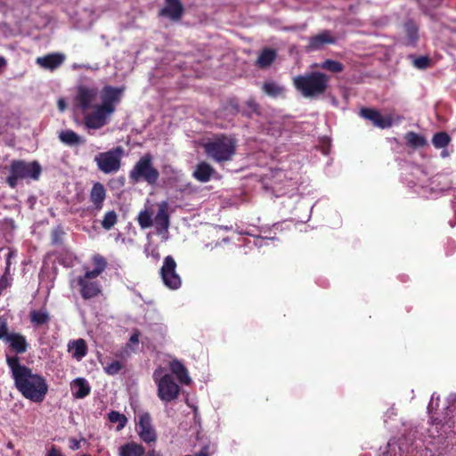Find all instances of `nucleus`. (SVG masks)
Instances as JSON below:
<instances>
[{
    "label": "nucleus",
    "instance_id": "15",
    "mask_svg": "<svg viewBox=\"0 0 456 456\" xmlns=\"http://www.w3.org/2000/svg\"><path fill=\"white\" fill-rule=\"evenodd\" d=\"M184 14V6L181 0H165V6L159 12L161 17H167L172 21H178Z\"/></svg>",
    "mask_w": 456,
    "mask_h": 456
},
{
    "label": "nucleus",
    "instance_id": "36",
    "mask_svg": "<svg viewBox=\"0 0 456 456\" xmlns=\"http://www.w3.org/2000/svg\"><path fill=\"white\" fill-rule=\"evenodd\" d=\"M117 223L118 214L115 210H110L105 213L103 219L102 220V227L106 231H110Z\"/></svg>",
    "mask_w": 456,
    "mask_h": 456
},
{
    "label": "nucleus",
    "instance_id": "47",
    "mask_svg": "<svg viewBox=\"0 0 456 456\" xmlns=\"http://www.w3.org/2000/svg\"><path fill=\"white\" fill-rule=\"evenodd\" d=\"M147 456H161V455L158 452H156L155 450H150L147 452Z\"/></svg>",
    "mask_w": 456,
    "mask_h": 456
},
{
    "label": "nucleus",
    "instance_id": "4",
    "mask_svg": "<svg viewBox=\"0 0 456 456\" xmlns=\"http://www.w3.org/2000/svg\"><path fill=\"white\" fill-rule=\"evenodd\" d=\"M41 173L42 167L37 160L26 162L21 159H14L9 166V175L6 177L5 182L11 188L14 189L19 180H38Z\"/></svg>",
    "mask_w": 456,
    "mask_h": 456
},
{
    "label": "nucleus",
    "instance_id": "40",
    "mask_svg": "<svg viewBox=\"0 0 456 456\" xmlns=\"http://www.w3.org/2000/svg\"><path fill=\"white\" fill-rule=\"evenodd\" d=\"M122 368L123 365L119 361H112L104 367V370L109 375H116L122 370Z\"/></svg>",
    "mask_w": 456,
    "mask_h": 456
},
{
    "label": "nucleus",
    "instance_id": "34",
    "mask_svg": "<svg viewBox=\"0 0 456 456\" xmlns=\"http://www.w3.org/2000/svg\"><path fill=\"white\" fill-rule=\"evenodd\" d=\"M452 138L447 132L436 133L432 138V144L436 149H445L451 142Z\"/></svg>",
    "mask_w": 456,
    "mask_h": 456
},
{
    "label": "nucleus",
    "instance_id": "7",
    "mask_svg": "<svg viewBox=\"0 0 456 456\" xmlns=\"http://www.w3.org/2000/svg\"><path fill=\"white\" fill-rule=\"evenodd\" d=\"M176 262L172 256H167L160 268L163 283L169 289H178L182 286V279L176 272Z\"/></svg>",
    "mask_w": 456,
    "mask_h": 456
},
{
    "label": "nucleus",
    "instance_id": "46",
    "mask_svg": "<svg viewBox=\"0 0 456 456\" xmlns=\"http://www.w3.org/2000/svg\"><path fill=\"white\" fill-rule=\"evenodd\" d=\"M58 108L61 111H63L66 109V102L63 99H60L58 101Z\"/></svg>",
    "mask_w": 456,
    "mask_h": 456
},
{
    "label": "nucleus",
    "instance_id": "51",
    "mask_svg": "<svg viewBox=\"0 0 456 456\" xmlns=\"http://www.w3.org/2000/svg\"><path fill=\"white\" fill-rule=\"evenodd\" d=\"M156 376H157V371H155V372H154V375H153L154 379H157V378H156Z\"/></svg>",
    "mask_w": 456,
    "mask_h": 456
},
{
    "label": "nucleus",
    "instance_id": "37",
    "mask_svg": "<svg viewBox=\"0 0 456 456\" xmlns=\"http://www.w3.org/2000/svg\"><path fill=\"white\" fill-rule=\"evenodd\" d=\"M137 222L142 229L151 227L153 224L152 213L148 209L142 210L137 216Z\"/></svg>",
    "mask_w": 456,
    "mask_h": 456
},
{
    "label": "nucleus",
    "instance_id": "27",
    "mask_svg": "<svg viewBox=\"0 0 456 456\" xmlns=\"http://www.w3.org/2000/svg\"><path fill=\"white\" fill-rule=\"evenodd\" d=\"M93 265H94V268L90 271H86V277H98L101 275L104 270L107 267V261L105 257L102 256L97 254L94 255L92 258Z\"/></svg>",
    "mask_w": 456,
    "mask_h": 456
},
{
    "label": "nucleus",
    "instance_id": "28",
    "mask_svg": "<svg viewBox=\"0 0 456 456\" xmlns=\"http://www.w3.org/2000/svg\"><path fill=\"white\" fill-rule=\"evenodd\" d=\"M29 320L35 327H39L47 324L51 317L46 309L31 310L29 312Z\"/></svg>",
    "mask_w": 456,
    "mask_h": 456
},
{
    "label": "nucleus",
    "instance_id": "8",
    "mask_svg": "<svg viewBox=\"0 0 456 456\" xmlns=\"http://www.w3.org/2000/svg\"><path fill=\"white\" fill-rule=\"evenodd\" d=\"M157 383L158 396L161 401L169 403L178 397L180 387L175 382L172 375L165 374L158 380Z\"/></svg>",
    "mask_w": 456,
    "mask_h": 456
},
{
    "label": "nucleus",
    "instance_id": "38",
    "mask_svg": "<svg viewBox=\"0 0 456 456\" xmlns=\"http://www.w3.org/2000/svg\"><path fill=\"white\" fill-rule=\"evenodd\" d=\"M108 418H109L110 422L118 424V430L122 429L127 422L126 417L124 414L119 413L118 411H111L108 414Z\"/></svg>",
    "mask_w": 456,
    "mask_h": 456
},
{
    "label": "nucleus",
    "instance_id": "5",
    "mask_svg": "<svg viewBox=\"0 0 456 456\" xmlns=\"http://www.w3.org/2000/svg\"><path fill=\"white\" fill-rule=\"evenodd\" d=\"M159 177V172L153 167L152 156L144 154L135 163L129 172V179L134 183L144 181L150 185L155 184Z\"/></svg>",
    "mask_w": 456,
    "mask_h": 456
},
{
    "label": "nucleus",
    "instance_id": "13",
    "mask_svg": "<svg viewBox=\"0 0 456 456\" xmlns=\"http://www.w3.org/2000/svg\"><path fill=\"white\" fill-rule=\"evenodd\" d=\"M98 91L94 87L80 86L77 88V93L75 98L77 106L83 112H86L91 108L92 102L95 100Z\"/></svg>",
    "mask_w": 456,
    "mask_h": 456
},
{
    "label": "nucleus",
    "instance_id": "14",
    "mask_svg": "<svg viewBox=\"0 0 456 456\" xmlns=\"http://www.w3.org/2000/svg\"><path fill=\"white\" fill-rule=\"evenodd\" d=\"M137 425L139 428V436L143 442L150 444L157 440V435L152 428L150 413L144 412L139 415Z\"/></svg>",
    "mask_w": 456,
    "mask_h": 456
},
{
    "label": "nucleus",
    "instance_id": "9",
    "mask_svg": "<svg viewBox=\"0 0 456 456\" xmlns=\"http://www.w3.org/2000/svg\"><path fill=\"white\" fill-rule=\"evenodd\" d=\"M111 115L112 113L97 104L93 111L85 115L84 125L89 130L101 129L108 124Z\"/></svg>",
    "mask_w": 456,
    "mask_h": 456
},
{
    "label": "nucleus",
    "instance_id": "32",
    "mask_svg": "<svg viewBox=\"0 0 456 456\" xmlns=\"http://www.w3.org/2000/svg\"><path fill=\"white\" fill-rule=\"evenodd\" d=\"M276 55L275 50L265 48L259 54L256 63L260 68L269 67L274 61Z\"/></svg>",
    "mask_w": 456,
    "mask_h": 456
},
{
    "label": "nucleus",
    "instance_id": "49",
    "mask_svg": "<svg viewBox=\"0 0 456 456\" xmlns=\"http://www.w3.org/2000/svg\"><path fill=\"white\" fill-rule=\"evenodd\" d=\"M72 449H78L79 448V442L77 440H74V445L71 446Z\"/></svg>",
    "mask_w": 456,
    "mask_h": 456
},
{
    "label": "nucleus",
    "instance_id": "29",
    "mask_svg": "<svg viewBox=\"0 0 456 456\" xmlns=\"http://www.w3.org/2000/svg\"><path fill=\"white\" fill-rule=\"evenodd\" d=\"M404 31L406 34L407 45H414L419 39V28L412 20H409L404 23Z\"/></svg>",
    "mask_w": 456,
    "mask_h": 456
},
{
    "label": "nucleus",
    "instance_id": "10",
    "mask_svg": "<svg viewBox=\"0 0 456 456\" xmlns=\"http://www.w3.org/2000/svg\"><path fill=\"white\" fill-rule=\"evenodd\" d=\"M123 91V87L105 86L102 90V103L99 105L113 114L116 110V104L121 101Z\"/></svg>",
    "mask_w": 456,
    "mask_h": 456
},
{
    "label": "nucleus",
    "instance_id": "43",
    "mask_svg": "<svg viewBox=\"0 0 456 456\" xmlns=\"http://www.w3.org/2000/svg\"><path fill=\"white\" fill-rule=\"evenodd\" d=\"M209 446L204 445L199 452H196L191 456H209Z\"/></svg>",
    "mask_w": 456,
    "mask_h": 456
},
{
    "label": "nucleus",
    "instance_id": "41",
    "mask_svg": "<svg viewBox=\"0 0 456 456\" xmlns=\"http://www.w3.org/2000/svg\"><path fill=\"white\" fill-rule=\"evenodd\" d=\"M413 63L416 68L424 69L429 66L430 59L428 56H420L416 58Z\"/></svg>",
    "mask_w": 456,
    "mask_h": 456
},
{
    "label": "nucleus",
    "instance_id": "24",
    "mask_svg": "<svg viewBox=\"0 0 456 456\" xmlns=\"http://www.w3.org/2000/svg\"><path fill=\"white\" fill-rule=\"evenodd\" d=\"M58 137L62 143L69 146H76L85 142V140L71 129L61 130Z\"/></svg>",
    "mask_w": 456,
    "mask_h": 456
},
{
    "label": "nucleus",
    "instance_id": "50",
    "mask_svg": "<svg viewBox=\"0 0 456 456\" xmlns=\"http://www.w3.org/2000/svg\"><path fill=\"white\" fill-rule=\"evenodd\" d=\"M4 58L0 57V68L4 65Z\"/></svg>",
    "mask_w": 456,
    "mask_h": 456
},
{
    "label": "nucleus",
    "instance_id": "12",
    "mask_svg": "<svg viewBox=\"0 0 456 456\" xmlns=\"http://www.w3.org/2000/svg\"><path fill=\"white\" fill-rule=\"evenodd\" d=\"M96 277H86V273L77 278V284L80 287L81 297L87 300L99 296L102 292L101 285L98 281H93Z\"/></svg>",
    "mask_w": 456,
    "mask_h": 456
},
{
    "label": "nucleus",
    "instance_id": "39",
    "mask_svg": "<svg viewBox=\"0 0 456 456\" xmlns=\"http://www.w3.org/2000/svg\"><path fill=\"white\" fill-rule=\"evenodd\" d=\"M224 110L232 116H236L239 113L241 114V110L240 109L239 102L236 98L228 99Z\"/></svg>",
    "mask_w": 456,
    "mask_h": 456
},
{
    "label": "nucleus",
    "instance_id": "30",
    "mask_svg": "<svg viewBox=\"0 0 456 456\" xmlns=\"http://www.w3.org/2000/svg\"><path fill=\"white\" fill-rule=\"evenodd\" d=\"M241 115L248 118H252L254 115H261V107L254 98H249L245 102V106L241 110Z\"/></svg>",
    "mask_w": 456,
    "mask_h": 456
},
{
    "label": "nucleus",
    "instance_id": "20",
    "mask_svg": "<svg viewBox=\"0 0 456 456\" xmlns=\"http://www.w3.org/2000/svg\"><path fill=\"white\" fill-rule=\"evenodd\" d=\"M167 210V202L163 201L159 204L158 213L155 216V224L159 233H161L163 231H167L170 225V217Z\"/></svg>",
    "mask_w": 456,
    "mask_h": 456
},
{
    "label": "nucleus",
    "instance_id": "26",
    "mask_svg": "<svg viewBox=\"0 0 456 456\" xmlns=\"http://www.w3.org/2000/svg\"><path fill=\"white\" fill-rule=\"evenodd\" d=\"M170 370L182 384L189 385L191 383L187 369L181 362L176 360L171 362Z\"/></svg>",
    "mask_w": 456,
    "mask_h": 456
},
{
    "label": "nucleus",
    "instance_id": "33",
    "mask_svg": "<svg viewBox=\"0 0 456 456\" xmlns=\"http://www.w3.org/2000/svg\"><path fill=\"white\" fill-rule=\"evenodd\" d=\"M262 90L266 95L276 98L284 93L285 88L276 82L267 81L263 84Z\"/></svg>",
    "mask_w": 456,
    "mask_h": 456
},
{
    "label": "nucleus",
    "instance_id": "31",
    "mask_svg": "<svg viewBox=\"0 0 456 456\" xmlns=\"http://www.w3.org/2000/svg\"><path fill=\"white\" fill-rule=\"evenodd\" d=\"M407 145L413 149L422 148L428 145L425 136L415 132H408L404 136Z\"/></svg>",
    "mask_w": 456,
    "mask_h": 456
},
{
    "label": "nucleus",
    "instance_id": "45",
    "mask_svg": "<svg viewBox=\"0 0 456 456\" xmlns=\"http://www.w3.org/2000/svg\"><path fill=\"white\" fill-rule=\"evenodd\" d=\"M46 456H64L61 452L57 449L55 446H53L49 452H47Z\"/></svg>",
    "mask_w": 456,
    "mask_h": 456
},
{
    "label": "nucleus",
    "instance_id": "18",
    "mask_svg": "<svg viewBox=\"0 0 456 456\" xmlns=\"http://www.w3.org/2000/svg\"><path fill=\"white\" fill-rule=\"evenodd\" d=\"M4 340L9 344L11 350L17 354H24L28 350V344L26 337L20 333H9Z\"/></svg>",
    "mask_w": 456,
    "mask_h": 456
},
{
    "label": "nucleus",
    "instance_id": "19",
    "mask_svg": "<svg viewBox=\"0 0 456 456\" xmlns=\"http://www.w3.org/2000/svg\"><path fill=\"white\" fill-rule=\"evenodd\" d=\"M65 55L60 53H49L37 59V63L42 68L54 70L64 61Z\"/></svg>",
    "mask_w": 456,
    "mask_h": 456
},
{
    "label": "nucleus",
    "instance_id": "35",
    "mask_svg": "<svg viewBox=\"0 0 456 456\" xmlns=\"http://www.w3.org/2000/svg\"><path fill=\"white\" fill-rule=\"evenodd\" d=\"M318 67L333 73H340L344 70V65L340 61L331 59L325 60L322 63L318 64Z\"/></svg>",
    "mask_w": 456,
    "mask_h": 456
},
{
    "label": "nucleus",
    "instance_id": "23",
    "mask_svg": "<svg viewBox=\"0 0 456 456\" xmlns=\"http://www.w3.org/2000/svg\"><path fill=\"white\" fill-rule=\"evenodd\" d=\"M68 348L69 352L71 353L72 357L77 361L83 359L88 351L86 342L83 338L69 341Z\"/></svg>",
    "mask_w": 456,
    "mask_h": 456
},
{
    "label": "nucleus",
    "instance_id": "1",
    "mask_svg": "<svg viewBox=\"0 0 456 456\" xmlns=\"http://www.w3.org/2000/svg\"><path fill=\"white\" fill-rule=\"evenodd\" d=\"M7 365L12 371V377L17 390L23 397L34 403H42L48 392L46 379L33 373L32 370L20 362L18 356H9Z\"/></svg>",
    "mask_w": 456,
    "mask_h": 456
},
{
    "label": "nucleus",
    "instance_id": "25",
    "mask_svg": "<svg viewBox=\"0 0 456 456\" xmlns=\"http://www.w3.org/2000/svg\"><path fill=\"white\" fill-rule=\"evenodd\" d=\"M144 454V447L134 442H128L119 447V456H143Z\"/></svg>",
    "mask_w": 456,
    "mask_h": 456
},
{
    "label": "nucleus",
    "instance_id": "2",
    "mask_svg": "<svg viewBox=\"0 0 456 456\" xmlns=\"http://www.w3.org/2000/svg\"><path fill=\"white\" fill-rule=\"evenodd\" d=\"M330 81V76L320 71H312L293 78L296 89L306 98L323 95L329 88Z\"/></svg>",
    "mask_w": 456,
    "mask_h": 456
},
{
    "label": "nucleus",
    "instance_id": "11",
    "mask_svg": "<svg viewBox=\"0 0 456 456\" xmlns=\"http://www.w3.org/2000/svg\"><path fill=\"white\" fill-rule=\"evenodd\" d=\"M360 115L363 118L371 121L373 126L386 129L393 126V118L390 115L382 116L380 111L375 109L363 107L360 110Z\"/></svg>",
    "mask_w": 456,
    "mask_h": 456
},
{
    "label": "nucleus",
    "instance_id": "3",
    "mask_svg": "<svg viewBox=\"0 0 456 456\" xmlns=\"http://www.w3.org/2000/svg\"><path fill=\"white\" fill-rule=\"evenodd\" d=\"M205 153L213 161L224 164L231 161L236 153V140L225 134H218L203 146Z\"/></svg>",
    "mask_w": 456,
    "mask_h": 456
},
{
    "label": "nucleus",
    "instance_id": "6",
    "mask_svg": "<svg viewBox=\"0 0 456 456\" xmlns=\"http://www.w3.org/2000/svg\"><path fill=\"white\" fill-rule=\"evenodd\" d=\"M124 155V149L117 146L104 152H100L94 157V162L100 171L104 174L118 172L121 167V159Z\"/></svg>",
    "mask_w": 456,
    "mask_h": 456
},
{
    "label": "nucleus",
    "instance_id": "16",
    "mask_svg": "<svg viewBox=\"0 0 456 456\" xmlns=\"http://www.w3.org/2000/svg\"><path fill=\"white\" fill-rule=\"evenodd\" d=\"M106 197L107 191L104 185L100 182L94 183L89 193V200L92 203L89 209L96 212L102 210Z\"/></svg>",
    "mask_w": 456,
    "mask_h": 456
},
{
    "label": "nucleus",
    "instance_id": "22",
    "mask_svg": "<svg viewBox=\"0 0 456 456\" xmlns=\"http://www.w3.org/2000/svg\"><path fill=\"white\" fill-rule=\"evenodd\" d=\"M72 395L77 399L86 397L91 392V387L84 378H77L70 383Z\"/></svg>",
    "mask_w": 456,
    "mask_h": 456
},
{
    "label": "nucleus",
    "instance_id": "21",
    "mask_svg": "<svg viewBox=\"0 0 456 456\" xmlns=\"http://www.w3.org/2000/svg\"><path fill=\"white\" fill-rule=\"evenodd\" d=\"M215 173L216 170L210 164L202 161L196 166L192 175L197 181L200 183H207L211 180Z\"/></svg>",
    "mask_w": 456,
    "mask_h": 456
},
{
    "label": "nucleus",
    "instance_id": "44",
    "mask_svg": "<svg viewBox=\"0 0 456 456\" xmlns=\"http://www.w3.org/2000/svg\"><path fill=\"white\" fill-rule=\"evenodd\" d=\"M139 337H140L139 330H134L129 338V344H136L137 345L139 343Z\"/></svg>",
    "mask_w": 456,
    "mask_h": 456
},
{
    "label": "nucleus",
    "instance_id": "48",
    "mask_svg": "<svg viewBox=\"0 0 456 456\" xmlns=\"http://www.w3.org/2000/svg\"><path fill=\"white\" fill-rule=\"evenodd\" d=\"M449 155L448 151L445 149H443L441 152L442 158H446Z\"/></svg>",
    "mask_w": 456,
    "mask_h": 456
},
{
    "label": "nucleus",
    "instance_id": "42",
    "mask_svg": "<svg viewBox=\"0 0 456 456\" xmlns=\"http://www.w3.org/2000/svg\"><path fill=\"white\" fill-rule=\"evenodd\" d=\"M8 335L7 322L0 317V339H5Z\"/></svg>",
    "mask_w": 456,
    "mask_h": 456
},
{
    "label": "nucleus",
    "instance_id": "17",
    "mask_svg": "<svg viewBox=\"0 0 456 456\" xmlns=\"http://www.w3.org/2000/svg\"><path fill=\"white\" fill-rule=\"evenodd\" d=\"M336 43V38L332 36L330 30H323L322 32L310 37L308 45H306L307 51H314L321 49L324 45H333Z\"/></svg>",
    "mask_w": 456,
    "mask_h": 456
}]
</instances>
